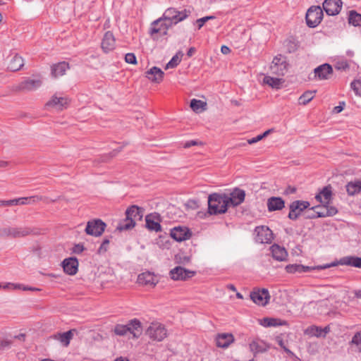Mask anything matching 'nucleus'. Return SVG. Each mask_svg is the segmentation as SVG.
Wrapping results in <instances>:
<instances>
[{
    "mask_svg": "<svg viewBox=\"0 0 361 361\" xmlns=\"http://www.w3.org/2000/svg\"><path fill=\"white\" fill-rule=\"evenodd\" d=\"M213 18H214V16H206V17L197 19L196 20V23L197 25L198 29L199 30L201 29L207 21H208L210 19H213Z\"/></svg>",
    "mask_w": 361,
    "mask_h": 361,
    "instance_id": "nucleus-51",
    "label": "nucleus"
},
{
    "mask_svg": "<svg viewBox=\"0 0 361 361\" xmlns=\"http://www.w3.org/2000/svg\"><path fill=\"white\" fill-rule=\"evenodd\" d=\"M316 91H306L299 97V104L302 105L307 104L315 97Z\"/></svg>",
    "mask_w": 361,
    "mask_h": 361,
    "instance_id": "nucleus-40",
    "label": "nucleus"
},
{
    "mask_svg": "<svg viewBox=\"0 0 361 361\" xmlns=\"http://www.w3.org/2000/svg\"><path fill=\"white\" fill-rule=\"evenodd\" d=\"M109 244V240L106 239L103 241L102 244L101 245L100 247L99 248V252H106L107 250V247Z\"/></svg>",
    "mask_w": 361,
    "mask_h": 361,
    "instance_id": "nucleus-54",
    "label": "nucleus"
},
{
    "mask_svg": "<svg viewBox=\"0 0 361 361\" xmlns=\"http://www.w3.org/2000/svg\"><path fill=\"white\" fill-rule=\"evenodd\" d=\"M11 344L12 341L11 340L0 338V350H3L5 348H9Z\"/></svg>",
    "mask_w": 361,
    "mask_h": 361,
    "instance_id": "nucleus-52",
    "label": "nucleus"
},
{
    "mask_svg": "<svg viewBox=\"0 0 361 361\" xmlns=\"http://www.w3.org/2000/svg\"><path fill=\"white\" fill-rule=\"evenodd\" d=\"M342 4L341 0H325L322 6L327 15L336 16L341 11Z\"/></svg>",
    "mask_w": 361,
    "mask_h": 361,
    "instance_id": "nucleus-17",
    "label": "nucleus"
},
{
    "mask_svg": "<svg viewBox=\"0 0 361 361\" xmlns=\"http://www.w3.org/2000/svg\"><path fill=\"white\" fill-rule=\"evenodd\" d=\"M145 77L150 82L159 84L164 80V73L161 68L153 66L145 72Z\"/></svg>",
    "mask_w": 361,
    "mask_h": 361,
    "instance_id": "nucleus-20",
    "label": "nucleus"
},
{
    "mask_svg": "<svg viewBox=\"0 0 361 361\" xmlns=\"http://www.w3.org/2000/svg\"><path fill=\"white\" fill-rule=\"evenodd\" d=\"M23 66V59L18 54L12 56L10 59L7 68L11 71H17Z\"/></svg>",
    "mask_w": 361,
    "mask_h": 361,
    "instance_id": "nucleus-34",
    "label": "nucleus"
},
{
    "mask_svg": "<svg viewBox=\"0 0 361 361\" xmlns=\"http://www.w3.org/2000/svg\"><path fill=\"white\" fill-rule=\"evenodd\" d=\"M333 70L330 65L323 64L314 70L315 77L319 80H326L332 74Z\"/></svg>",
    "mask_w": 361,
    "mask_h": 361,
    "instance_id": "nucleus-29",
    "label": "nucleus"
},
{
    "mask_svg": "<svg viewBox=\"0 0 361 361\" xmlns=\"http://www.w3.org/2000/svg\"><path fill=\"white\" fill-rule=\"evenodd\" d=\"M323 18V11L320 6H311L306 13L307 24L310 27L317 26Z\"/></svg>",
    "mask_w": 361,
    "mask_h": 361,
    "instance_id": "nucleus-9",
    "label": "nucleus"
},
{
    "mask_svg": "<svg viewBox=\"0 0 361 361\" xmlns=\"http://www.w3.org/2000/svg\"><path fill=\"white\" fill-rule=\"evenodd\" d=\"M250 350L254 354L264 353L269 348V345L264 341L259 339H255L250 342Z\"/></svg>",
    "mask_w": 361,
    "mask_h": 361,
    "instance_id": "nucleus-28",
    "label": "nucleus"
},
{
    "mask_svg": "<svg viewBox=\"0 0 361 361\" xmlns=\"http://www.w3.org/2000/svg\"><path fill=\"white\" fill-rule=\"evenodd\" d=\"M255 233V240L259 243H270L274 238L272 231L265 226H257Z\"/></svg>",
    "mask_w": 361,
    "mask_h": 361,
    "instance_id": "nucleus-13",
    "label": "nucleus"
},
{
    "mask_svg": "<svg viewBox=\"0 0 361 361\" xmlns=\"http://www.w3.org/2000/svg\"><path fill=\"white\" fill-rule=\"evenodd\" d=\"M250 298L255 304L265 306L270 300V295L266 288H255L250 293Z\"/></svg>",
    "mask_w": 361,
    "mask_h": 361,
    "instance_id": "nucleus-11",
    "label": "nucleus"
},
{
    "mask_svg": "<svg viewBox=\"0 0 361 361\" xmlns=\"http://www.w3.org/2000/svg\"><path fill=\"white\" fill-rule=\"evenodd\" d=\"M245 197V191L240 189H235L230 194H227V199L229 207L240 204L244 201Z\"/></svg>",
    "mask_w": 361,
    "mask_h": 361,
    "instance_id": "nucleus-23",
    "label": "nucleus"
},
{
    "mask_svg": "<svg viewBox=\"0 0 361 361\" xmlns=\"http://www.w3.org/2000/svg\"><path fill=\"white\" fill-rule=\"evenodd\" d=\"M10 165V162L4 160H0V169H4Z\"/></svg>",
    "mask_w": 361,
    "mask_h": 361,
    "instance_id": "nucleus-61",
    "label": "nucleus"
},
{
    "mask_svg": "<svg viewBox=\"0 0 361 361\" xmlns=\"http://www.w3.org/2000/svg\"><path fill=\"white\" fill-rule=\"evenodd\" d=\"M183 54L182 51H178L172 59L165 66V70L174 68L181 62Z\"/></svg>",
    "mask_w": 361,
    "mask_h": 361,
    "instance_id": "nucleus-39",
    "label": "nucleus"
},
{
    "mask_svg": "<svg viewBox=\"0 0 361 361\" xmlns=\"http://www.w3.org/2000/svg\"><path fill=\"white\" fill-rule=\"evenodd\" d=\"M146 226L149 230L159 231H161V225L159 219L153 214L147 215L145 217Z\"/></svg>",
    "mask_w": 361,
    "mask_h": 361,
    "instance_id": "nucleus-32",
    "label": "nucleus"
},
{
    "mask_svg": "<svg viewBox=\"0 0 361 361\" xmlns=\"http://www.w3.org/2000/svg\"><path fill=\"white\" fill-rule=\"evenodd\" d=\"M221 51L223 54H228L231 52V49L226 45H223L221 47Z\"/></svg>",
    "mask_w": 361,
    "mask_h": 361,
    "instance_id": "nucleus-57",
    "label": "nucleus"
},
{
    "mask_svg": "<svg viewBox=\"0 0 361 361\" xmlns=\"http://www.w3.org/2000/svg\"><path fill=\"white\" fill-rule=\"evenodd\" d=\"M125 61L126 63L136 65L137 64V59L135 55L133 53H128L125 56Z\"/></svg>",
    "mask_w": 361,
    "mask_h": 361,
    "instance_id": "nucleus-50",
    "label": "nucleus"
},
{
    "mask_svg": "<svg viewBox=\"0 0 361 361\" xmlns=\"http://www.w3.org/2000/svg\"><path fill=\"white\" fill-rule=\"evenodd\" d=\"M345 105V102H342L340 103V105L336 106L334 108L333 111L335 114H338L343 110V106Z\"/></svg>",
    "mask_w": 361,
    "mask_h": 361,
    "instance_id": "nucleus-55",
    "label": "nucleus"
},
{
    "mask_svg": "<svg viewBox=\"0 0 361 361\" xmlns=\"http://www.w3.org/2000/svg\"><path fill=\"white\" fill-rule=\"evenodd\" d=\"M228 207L226 193H213L208 197V210L211 214H224Z\"/></svg>",
    "mask_w": 361,
    "mask_h": 361,
    "instance_id": "nucleus-1",
    "label": "nucleus"
},
{
    "mask_svg": "<svg viewBox=\"0 0 361 361\" xmlns=\"http://www.w3.org/2000/svg\"><path fill=\"white\" fill-rule=\"evenodd\" d=\"M68 105V99L63 97H58L54 95L46 104V107H51L55 109L56 111H62L66 109Z\"/></svg>",
    "mask_w": 361,
    "mask_h": 361,
    "instance_id": "nucleus-21",
    "label": "nucleus"
},
{
    "mask_svg": "<svg viewBox=\"0 0 361 361\" xmlns=\"http://www.w3.org/2000/svg\"><path fill=\"white\" fill-rule=\"evenodd\" d=\"M344 264L355 267L361 268V258L360 257H348L343 259Z\"/></svg>",
    "mask_w": 361,
    "mask_h": 361,
    "instance_id": "nucleus-46",
    "label": "nucleus"
},
{
    "mask_svg": "<svg viewBox=\"0 0 361 361\" xmlns=\"http://www.w3.org/2000/svg\"><path fill=\"white\" fill-rule=\"evenodd\" d=\"M84 246L82 244L75 245L73 247V252L75 254H80L84 250Z\"/></svg>",
    "mask_w": 361,
    "mask_h": 361,
    "instance_id": "nucleus-53",
    "label": "nucleus"
},
{
    "mask_svg": "<svg viewBox=\"0 0 361 361\" xmlns=\"http://www.w3.org/2000/svg\"><path fill=\"white\" fill-rule=\"evenodd\" d=\"M44 198L42 196H32L30 197H20L16 198L13 200H1L0 201V206L4 207H10L13 205H18V204H27L30 203L32 201V202H35L37 201H41L43 200Z\"/></svg>",
    "mask_w": 361,
    "mask_h": 361,
    "instance_id": "nucleus-15",
    "label": "nucleus"
},
{
    "mask_svg": "<svg viewBox=\"0 0 361 361\" xmlns=\"http://www.w3.org/2000/svg\"><path fill=\"white\" fill-rule=\"evenodd\" d=\"M68 69V63L65 61L58 63L51 66V75L54 78H58L66 74Z\"/></svg>",
    "mask_w": 361,
    "mask_h": 361,
    "instance_id": "nucleus-35",
    "label": "nucleus"
},
{
    "mask_svg": "<svg viewBox=\"0 0 361 361\" xmlns=\"http://www.w3.org/2000/svg\"><path fill=\"white\" fill-rule=\"evenodd\" d=\"M350 87L354 91L355 94L361 97V80H355L350 83Z\"/></svg>",
    "mask_w": 361,
    "mask_h": 361,
    "instance_id": "nucleus-49",
    "label": "nucleus"
},
{
    "mask_svg": "<svg viewBox=\"0 0 361 361\" xmlns=\"http://www.w3.org/2000/svg\"><path fill=\"white\" fill-rule=\"evenodd\" d=\"M10 286H13L14 288H20V284H13V283H6L5 286H2L1 288H3L4 289H6V288H8Z\"/></svg>",
    "mask_w": 361,
    "mask_h": 361,
    "instance_id": "nucleus-59",
    "label": "nucleus"
},
{
    "mask_svg": "<svg viewBox=\"0 0 361 361\" xmlns=\"http://www.w3.org/2000/svg\"><path fill=\"white\" fill-rule=\"evenodd\" d=\"M50 338L59 341L63 346H68V331L54 334L50 336Z\"/></svg>",
    "mask_w": 361,
    "mask_h": 361,
    "instance_id": "nucleus-43",
    "label": "nucleus"
},
{
    "mask_svg": "<svg viewBox=\"0 0 361 361\" xmlns=\"http://www.w3.org/2000/svg\"><path fill=\"white\" fill-rule=\"evenodd\" d=\"M195 52V49L194 47H190L187 52V55L189 57H191L194 54Z\"/></svg>",
    "mask_w": 361,
    "mask_h": 361,
    "instance_id": "nucleus-62",
    "label": "nucleus"
},
{
    "mask_svg": "<svg viewBox=\"0 0 361 361\" xmlns=\"http://www.w3.org/2000/svg\"><path fill=\"white\" fill-rule=\"evenodd\" d=\"M40 234L37 228L20 226L13 227V238H24L28 235H36Z\"/></svg>",
    "mask_w": 361,
    "mask_h": 361,
    "instance_id": "nucleus-18",
    "label": "nucleus"
},
{
    "mask_svg": "<svg viewBox=\"0 0 361 361\" xmlns=\"http://www.w3.org/2000/svg\"><path fill=\"white\" fill-rule=\"evenodd\" d=\"M190 260L191 259H190V257L185 256V257H183V259H181L179 262L180 264H187L190 262Z\"/></svg>",
    "mask_w": 361,
    "mask_h": 361,
    "instance_id": "nucleus-60",
    "label": "nucleus"
},
{
    "mask_svg": "<svg viewBox=\"0 0 361 361\" xmlns=\"http://www.w3.org/2000/svg\"><path fill=\"white\" fill-rule=\"evenodd\" d=\"M190 106L195 113H201L206 110L207 103L202 100L192 99L190 101Z\"/></svg>",
    "mask_w": 361,
    "mask_h": 361,
    "instance_id": "nucleus-38",
    "label": "nucleus"
},
{
    "mask_svg": "<svg viewBox=\"0 0 361 361\" xmlns=\"http://www.w3.org/2000/svg\"><path fill=\"white\" fill-rule=\"evenodd\" d=\"M196 274V271L177 266L169 271V276L173 281H187Z\"/></svg>",
    "mask_w": 361,
    "mask_h": 361,
    "instance_id": "nucleus-10",
    "label": "nucleus"
},
{
    "mask_svg": "<svg viewBox=\"0 0 361 361\" xmlns=\"http://www.w3.org/2000/svg\"><path fill=\"white\" fill-rule=\"evenodd\" d=\"M285 80L282 78H276L270 75H264L262 85H267L273 89L279 90L281 89L284 83Z\"/></svg>",
    "mask_w": 361,
    "mask_h": 361,
    "instance_id": "nucleus-24",
    "label": "nucleus"
},
{
    "mask_svg": "<svg viewBox=\"0 0 361 361\" xmlns=\"http://www.w3.org/2000/svg\"><path fill=\"white\" fill-rule=\"evenodd\" d=\"M310 206V204L307 201L297 200L293 202L290 205L288 217L290 219L295 220L300 215L302 212Z\"/></svg>",
    "mask_w": 361,
    "mask_h": 361,
    "instance_id": "nucleus-14",
    "label": "nucleus"
},
{
    "mask_svg": "<svg viewBox=\"0 0 361 361\" xmlns=\"http://www.w3.org/2000/svg\"><path fill=\"white\" fill-rule=\"evenodd\" d=\"M272 257L277 261H286L288 257L286 250L277 244L271 245L270 247Z\"/></svg>",
    "mask_w": 361,
    "mask_h": 361,
    "instance_id": "nucleus-27",
    "label": "nucleus"
},
{
    "mask_svg": "<svg viewBox=\"0 0 361 361\" xmlns=\"http://www.w3.org/2000/svg\"><path fill=\"white\" fill-rule=\"evenodd\" d=\"M286 270L288 273L295 274V273H302L309 271L312 269L310 267H305L302 264H288L286 267Z\"/></svg>",
    "mask_w": 361,
    "mask_h": 361,
    "instance_id": "nucleus-36",
    "label": "nucleus"
},
{
    "mask_svg": "<svg viewBox=\"0 0 361 361\" xmlns=\"http://www.w3.org/2000/svg\"><path fill=\"white\" fill-rule=\"evenodd\" d=\"M262 140L261 135H259L252 139L247 140L248 144L252 145Z\"/></svg>",
    "mask_w": 361,
    "mask_h": 361,
    "instance_id": "nucleus-56",
    "label": "nucleus"
},
{
    "mask_svg": "<svg viewBox=\"0 0 361 361\" xmlns=\"http://www.w3.org/2000/svg\"><path fill=\"white\" fill-rule=\"evenodd\" d=\"M0 238H13V227L6 226L0 228Z\"/></svg>",
    "mask_w": 361,
    "mask_h": 361,
    "instance_id": "nucleus-48",
    "label": "nucleus"
},
{
    "mask_svg": "<svg viewBox=\"0 0 361 361\" xmlns=\"http://www.w3.org/2000/svg\"><path fill=\"white\" fill-rule=\"evenodd\" d=\"M346 191L349 195H355L361 191L360 180H355L349 182L346 185Z\"/></svg>",
    "mask_w": 361,
    "mask_h": 361,
    "instance_id": "nucleus-37",
    "label": "nucleus"
},
{
    "mask_svg": "<svg viewBox=\"0 0 361 361\" xmlns=\"http://www.w3.org/2000/svg\"><path fill=\"white\" fill-rule=\"evenodd\" d=\"M128 332L130 333L133 338H139L142 333L141 322L137 319H133L127 324Z\"/></svg>",
    "mask_w": 361,
    "mask_h": 361,
    "instance_id": "nucleus-26",
    "label": "nucleus"
},
{
    "mask_svg": "<svg viewBox=\"0 0 361 361\" xmlns=\"http://www.w3.org/2000/svg\"><path fill=\"white\" fill-rule=\"evenodd\" d=\"M171 27L167 21L160 17L151 23L148 32L152 39L157 40L160 37L166 35Z\"/></svg>",
    "mask_w": 361,
    "mask_h": 361,
    "instance_id": "nucleus-4",
    "label": "nucleus"
},
{
    "mask_svg": "<svg viewBox=\"0 0 361 361\" xmlns=\"http://www.w3.org/2000/svg\"><path fill=\"white\" fill-rule=\"evenodd\" d=\"M146 334L150 339L155 341H161L167 335V331L160 323H152L146 331Z\"/></svg>",
    "mask_w": 361,
    "mask_h": 361,
    "instance_id": "nucleus-7",
    "label": "nucleus"
},
{
    "mask_svg": "<svg viewBox=\"0 0 361 361\" xmlns=\"http://www.w3.org/2000/svg\"><path fill=\"white\" fill-rule=\"evenodd\" d=\"M114 332L116 335L121 336L126 335L128 333L127 324L126 325H123V324L116 325L114 329Z\"/></svg>",
    "mask_w": 361,
    "mask_h": 361,
    "instance_id": "nucleus-47",
    "label": "nucleus"
},
{
    "mask_svg": "<svg viewBox=\"0 0 361 361\" xmlns=\"http://www.w3.org/2000/svg\"><path fill=\"white\" fill-rule=\"evenodd\" d=\"M63 271L65 273H68V258H65L61 262Z\"/></svg>",
    "mask_w": 361,
    "mask_h": 361,
    "instance_id": "nucleus-58",
    "label": "nucleus"
},
{
    "mask_svg": "<svg viewBox=\"0 0 361 361\" xmlns=\"http://www.w3.org/2000/svg\"><path fill=\"white\" fill-rule=\"evenodd\" d=\"M171 236L176 241L181 242L189 239L191 233L186 227L178 226L171 231Z\"/></svg>",
    "mask_w": 361,
    "mask_h": 361,
    "instance_id": "nucleus-22",
    "label": "nucleus"
},
{
    "mask_svg": "<svg viewBox=\"0 0 361 361\" xmlns=\"http://www.w3.org/2000/svg\"><path fill=\"white\" fill-rule=\"evenodd\" d=\"M106 225L100 219L90 221L87 224L85 232L93 236H100L104 231Z\"/></svg>",
    "mask_w": 361,
    "mask_h": 361,
    "instance_id": "nucleus-12",
    "label": "nucleus"
},
{
    "mask_svg": "<svg viewBox=\"0 0 361 361\" xmlns=\"http://www.w3.org/2000/svg\"><path fill=\"white\" fill-rule=\"evenodd\" d=\"M305 333L310 334L312 336L319 337L322 336H325L326 332L321 328L317 326H311L306 330Z\"/></svg>",
    "mask_w": 361,
    "mask_h": 361,
    "instance_id": "nucleus-44",
    "label": "nucleus"
},
{
    "mask_svg": "<svg viewBox=\"0 0 361 361\" xmlns=\"http://www.w3.org/2000/svg\"><path fill=\"white\" fill-rule=\"evenodd\" d=\"M102 48L106 53L111 51L115 48V38L114 35L108 31L105 33L102 42Z\"/></svg>",
    "mask_w": 361,
    "mask_h": 361,
    "instance_id": "nucleus-25",
    "label": "nucleus"
},
{
    "mask_svg": "<svg viewBox=\"0 0 361 361\" xmlns=\"http://www.w3.org/2000/svg\"><path fill=\"white\" fill-rule=\"evenodd\" d=\"M142 214L137 206H131L126 211V219L121 221L116 227L119 231H128L135 226V221L141 219Z\"/></svg>",
    "mask_w": 361,
    "mask_h": 361,
    "instance_id": "nucleus-3",
    "label": "nucleus"
},
{
    "mask_svg": "<svg viewBox=\"0 0 361 361\" xmlns=\"http://www.w3.org/2000/svg\"><path fill=\"white\" fill-rule=\"evenodd\" d=\"M285 206L284 201L281 197H271L267 201L269 211L281 210Z\"/></svg>",
    "mask_w": 361,
    "mask_h": 361,
    "instance_id": "nucleus-31",
    "label": "nucleus"
},
{
    "mask_svg": "<svg viewBox=\"0 0 361 361\" xmlns=\"http://www.w3.org/2000/svg\"><path fill=\"white\" fill-rule=\"evenodd\" d=\"M42 80L40 79L26 78L23 81L15 85L12 87V90L14 92H31L37 90L42 85Z\"/></svg>",
    "mask_w": 361,
    "mask_h": 361,
    "instance_id": "nucleus-8",
    "label": "nucleus"
},
{
    "mask_svg": "<svg viewBox=\"0 0 361 361\" xmlns=\"http://www.w3.org/2000/svg\"><path fill=\"white\" fill-rule=\"evenodd\" d=\"M293 334L291 333L281 334L275 337L276 342L290 356H294V353L288 348L290 341H292Z\"/></svg>",
    "mask_w": 361,
    "mask_h": 361,
    "instance_id": "nucleus-19",
    "label": "nucleus"
},
{
    "mask_svg": "<svg viewBox=\"0 0 361 361\" xmlns=\"http://www.w3.org/2000/svg\"><path fill=\"white\" fill-rule=\"evenodd\" d=\"M234 341L231 334H221L216 338V345L220 348H227Z\"/></svg>",
    "mask_w": 361,
    "mask_h": 361,
    "instance_id": "nucleus-30",
    "label": "nucleus"
},
{
    "mask_svg": "<svg viewBox=\"0 0 361 361\" xmlns=\"http://www.w3.org/2000/svg\"><path fill=\"white\" fill-rule=\"evenodd\" d=\"M350 344L355 350L361 353V331L353 336Z\"/></svg>",
    "mask_w": 361,
    "mask_h": 361,
    "instance_id": "nucleus-42",
    "label": "nucleus"
},
{
    "mask_svg": "<svg viewBox=\"0 0 361 361\" xmlns=\"http://www.w3.org/2000/svg\"><path fill=\"white\" fill-rule=\"evenodd\" d=\"M259 324L264 327L278 326L287 324L286 321L272 317H264L259 321Z\"/></svg>",
    "mask_w": 361,
    "mask_h": 361,
    "instance_id": "nucleus-33",
    "label": "nucleus"
},
{
    "mask_svg": "<svg viewBox=\"0 0 361 361\" xmlns=\"http://www.w3.org/2000/svg\"><path fill=\"white\" fill-rule=\"evenodd\" d=\"M348 22L354 26L361 25V14L357 13L356 11H351L349 13Z\"/></svg>",
    "mask_w": 361,
    "mask_h": 361,
    "instance_id": "nucleus-41",
    "label": "nucleus"
},
{
    "mask_svg": "<svg viewBox=\"0 0 361 361\" xmlns=\"http://www.w3.org/2000/svg\"><path fill=\"white\" fill-rule=\"evenodd\" d=\"M114 361H129V360L127 357H119L116 358Z\"/></svg>",
    "mask_w": 361,
    "mask_h": 361,
    "instance_id": "nucleus-64",
    "label": "nucleus"
},
{
    "mask_svg": "<svg viewBox=\"0 0 361 361\" xmlns=\"http://www.w3.org/2000/svg\"><path fill=\"white\" fill-rule=\"evenodd\" d=\"M190 13V12L186 9L179 11L174 8H169L164 11L161 17L172 26L185 20L189 16Z\"/></svg>",
    "mask_w": 361,
    "mask_h": 361,
    "instance_id": "nucleus-6",
    "label": "nucleus"
},
{
    "mask_svg": "<svg viewBox=\"0 0 361 361\" xmlns=\"http://www.w3.org/2000/svg\"><path fill=\"white\" fill-rule=\"evenodd\" d=\"M226 288H227L228 290H231V291H233V292H236V291H237L236 288H235V286H234V285H233V284H228V285H227V286H226Z\"/></svg>",
    "mask_w": 361,
    "mask_h": 361,
    "instance_id": "nucleus-63",
    "label": "nucleus"
},
{
    "mask_svg": "<svg viewBox=\"0 0 361 361\" xmlns=\"http://www.w3.org/2000/svg\"><path fill=\"white\" fill-rule=\"evenodd\" d=\"M137 281L140 285L154 288L159 282V279L153 273L145 271L138 275Z\"/></svg>",
    "mask_w": 361,
    "mask_h": 361,
    "instance_id": "nucleus-16",
    "label": "nucleus"
},
{
    "mask_svg": "<svg viewBox=\"0 0 361 361\" xmlns=\"http://www.w3.org/2000/svg\"><path fill=\"white\" fill-rule=\"evenodd\" d=\"M288 66L286 57L279 54L274 57L269 66V70L271 74L282 77L287 73Z\"/></svg>",
    "mask_w": 361,
    "mask_h": 361,
    "instance_id": "nucleus-5",
    "label": "nucleus"
},
{
    "mask_svg": "<svg viewBox=\"0 0 361 361\" xmlns=\"http://www.w3.org/2000/svg\"><path fill=\"white\" fill-rule=\"evenodd\" d=\"M332 196L331 188L330 186H326L323 188V190L316 195V200L324 204V209L322 212H317L318 216L319 217H325V216H331L337 214L338 211L334 207H327L331 202Z\"/></svg>",
    "mask_w": 361,
    "mask_h": 361,
    "instance_id": "nucleus-2",
    "label": "nucleus"
},
{
    "mask_svg": "<svg viewBox=\"0 0 361 361\" xmlns=\"http://www.w3.org/2000/svg\"><path fill=\"white\" fill-rule=\"evenodd\" d=\"M78 261L75 257H69V275H74L78 269Z\"/></svg>",
    "mask_w": 361,
    "mask_h": 361,
    "instance_id": "nucleus-45",
    "label": "nucleus"
}]
</instances>
